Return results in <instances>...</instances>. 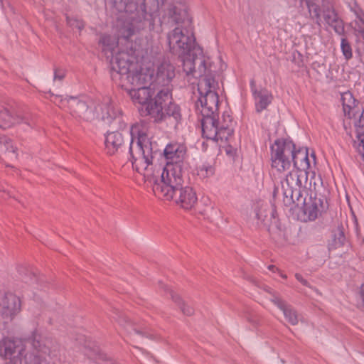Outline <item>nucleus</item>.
I'll return each mask as SVG.
<instances>
[{
  "instance_id": "f257e3e1",
  "label": "nucleus",
  "mask_w": 364,
  "mask_h": 364,
  "mask_svg": "<svg viewBox=\"0 0 364 364\" xmlns=\"http://www.w3.org/2000/svg\"><path fill=\"white\" fill-rule=\"evenodd\" d=\"M116 18L118 38L129 39L146 28H154V14L159 11V0H109Z\"/></svg>"
},
{
  "instance_id": "f03ea898",
  "label": "nucleus",
  "mask_w": 364,
  "mask_h": 364,
  "mask_svg": "<svg viewBox=\"0 0 364 364\" xmlns=\"http://www.w3.org/2000/svg\"><path fill=\"white\" fill-rule=\"evenodd\" d=\"M151 76L146 81L139 82L137 84H129L127 90L130 97L134 103L141 105L139 111L142 116H149L156 123L165 122L176 127L181 120V115L179 107L173 102L164 99L161 96L158 98V91L154 90L151 84L153 70Z\"/></svg>"
},
{
  "instance_id": "7ed1b4c3",
  "label": "nucleus",
  "mask_w": 364,
  "mask_h": 364,
  "mask_svg": "<svg viewBox=\"0 0 364 364\" xmlns=\"http://www.w3.org/2000/svg\"><path fill=\"white\" fill-rule=\"evenodd\" d=\"M204 63L205 60L201 55L195 62L187 60L185 63L187 76L200 78L198 91L200 96L196 102V109L201 116L218 114L219 97L216 92L218 83L215 80V71L213 70L212 64L204 67Z\"/></svg>"
},
{
  "instance_id": "20e7f679",
  "label": "nucleus",
  "mask_w": 364,
  "mask_h": 364,
  "mask_svg": "<svg viewBox=\"0 0 364 364\" xmlns=\"http://www.w3.org/2000/svg\"><path fill=\"white\" fill-rule=\"evenodd\" d=\"M50 100L61 109L68 111L75 119L87 122L100 118L109 124L119 114V111L114 108L109 97H105L97 106L91 100L68 95L64 97L52 94Z\"/></svg>"
},
{
  "instance_id": "39448f33",
  "label": "nucleus",
  "mask_w": 364,
  "mask_h": 364,
  "mask_svg": "<svg viewBox=\"0 0 364 364\" xmlns=\"http://www.w3.org/2000/svg\"><path fill=\"white\" fill-rule=\"evenodd\" d=\"M155 176H153L154 178ZM152 186L156 196L165 200H173L184 209H191L197 203L196 191L191 186H183V174H181L178 167L168 168L167 173L160 181L154 179Z\"/></svg>"
},
{
  "instance_id": "423d86ee",
  "label": "nucleus",
  "mask_w": 364,
  "mask_h": 364,
  "mask_svg": "<svg viewBox=\"0 0 364 364\" xmlns=\"http://www.w3.org/2000/svg\"><path fill=\"white\" fill-rule=\"evenodd\" d=\"M272 168L277 180V174L290 169L291 163L296 170H306L310 166L307 149H296L292 141L278 139L271 145Z\"/></svg>"
},
{
  "instance_id": "0eeeda50",
  "label": "nucleus",
  "mask_w": 364,
  "mask_h": 364,
  "mask_svg": "<svg viewBox=\"0 0 364 364\" xmlns=\"http://www.w3.org/2000/svg\"><path fill=\"white\" fill-rule=\"evenodd\" d=\"M132 140L129 152L133 167L145 177H149V171L152 169L153 159L159 153V145L156 141L138 126H133L131 129Z\"/></svg>"
},
{
  "instance_id": "6e6552de",
  "label": "nucleus",
  "mask_w": 364,
  "mask_h": 364,
  "mask_svg": "<svg viewBox=\"0 0 364 364\" xmlns=\"http://www.w3.org/2000/svg\"><path fill=\"white\" fill-rule=\"evenodd\" d=\"M167 41L170 52L183 59V70L187 75L185 63L187 60L195 62L201 55L205 60L204 67L211 65L208 57L205 56L201 48L196 46L193 32L190 27L176 26L167 34Z\"/></svg>"
},
{
  "instance_id": "1a4fd4ad",
  "label": "nucleus",
  "mask_w": 364,
  "mask_h": 364,
  "mask_svg": "<svg viewBox=\"0 0 364 364\" xmlns=\"http://www.w3.org/2000/svg\"><path fill=\"white\" fill-rule=\"evenodd\" d=\"M109 58H111L112 77L114 80L119 79L122 87L127 88L129 84L144 82L151 76L150 69L144 68V66H139L134 63L127 52L119 51Z\"/></svg>"
},
{
  "instance_id": "9d476101",
  "label": "nucleus",
  "mask_w": 364,
  "mask_h": 364,
  "mask_svg": "<svg viewBox=\"0 0 364 364\" xmlns=\"http://www.w3.org/2000/svg\"><path fill=\"white\" fill-rule=\"evenodd\" d=\"M280 186L283 202L286 206H290L294 201L301 200L303 191L311 188V182L308 181L307 171L295 169L280 181Z\"/></svg>"
},
{
  "instance_id": "9b49d317",
  "label": "nucleus",
  "mask_w": 364,
  "mask_h": 364,
  "mask_svg": "<svg viewBox=\"0 0 364 364\" xmlns=\"http://www.w3.org/2000/svg\"><path fill=\"white\" fill-rule=\"evenodd\" d=\"M203 136L215 141H227L233 133L232 117L224 112L219 118L218 114L202 116L200 119Z\"/></svg>"
},
{
  "instance_id": "f8f14e48",
  "label": "nucleus",
  "mask_w": 364,
  "mask_h": 364,
  "mask_svg": "<svg viewBox=\"0 0 364 364\" xmlns=\"http://www.w3.org/2000/svg\"><path fill=\"white\" fill-rule=\"evenodd\" d=\"M144 68H149L153 70V77H151V84L154 90L158 91V98L161 96L164 99L172 102V89L171 82L175 77V68L166 59H163L157 65L156 71L152 66H144Z\"/></svg>"
},
{
  "instance_id": "ddd939ff",
  "label": "nucleus",
  "mask_w": 364,
  "mask_h": 364,
  "mask_svg": "<svg viewBox=\"0 0 364 364\" xmlns=\"http://www.w3.org/2000/svg\"><path fill=\"white\" fill-rule=\"evenodd\" d=\"M299 1L301 6L304 3L306 4L309 14L311 15L314 14V17L317 20L316 22L318 24H320L319 21H321V16L324 22L328 26L332 28L337 34L340 36L344 34L345 29L343 21L338 16L331 2L323 0L321 8L320 9V6L316 3V0Z\"/></svg>"
},
{
  "instance_id": "4468645a",
  "label": "nucleus",
  "mask_w": 364,
  "mask_h": 364,
  "mask_svg": "<svg viewBox=\"0 0 364 364\" xmlns=\"http://www.w3.org/2000/svg\"><path fill=\"white\" fill-rule=\"evenodd\" d=\"M20 124L30 129L34 128L36 124V115L31 112H11L7 109L0 111V128L5 129Z\"/></svg>"
},
{
  "instance_id": "2eb2a0df",
  "label": "nucleus",
  "mask_w": 364,
  "mask_h": 364,
  "mask_svg": "<svg viewBox=\"0 0 364 364\" xmlns=\"http://www.w3.org/2000/svg\"><path fill=\"white\" fill-rule=\"evenodd\" d=\"M186 153V148L183 144L171 143L168 144L164 150V154L167 160L166 165L163 168L161 178L167 173L168 168L178 167L181 174H183V161Z\"/></svg>"
},
{
  "instance_id": "dca6fc26",
  "label": "nucleus",
  "mask_w": 364,
  "mask_h": 364,
  "mask_svg": "<svg viewBox=\"0 0 364 364\" xmlns=\"http://www.w3.org/2000/svg\"><path fill=\"white\" fill-rule=\"evenodd\" d=\"M166 18L168 23L177 24L178 26H191V18L188 14L187 7L182 3L170 4L164 12L163 21H166Z\"/></svg>"
},
{
  "instance_id": "f3484780",
  "label": "nucleus",
  "mask_w": 364,
  "mask_h": 364,
  "mask_svg": "<svg viewBox=\"0 0 364 364\" xmlns=\"http://www.w3.org/2000/svg\"><path fill=\"white\" fill-rule=\"evenodd\" d=\"M20 307L21 301L18 296L12 293L0 291V319L4 323L11 321Z\"/></svg>"
},
{
  "instance_id": "a211bd4d",
  "label": "nucleus",
  "mask_w": 364,
  "mask_h": 364,
  "mask_svg": "<svg viewBox=\"0 0 364 364\" xmlns=\"http://www.w3.org/2000/svg\"><path fill=\"white\" fill-rule=\"evenodd\" d=\"M113 314L112 318L127 331L131 341H135L134 337L137 335L141 337L152 338L151 333L146 328L132 322L127 315L119 309H113Z\"/></svg>"
},
{
  "instance_id": "6ab92c4d",
  "label": "nucleus",
  "mask_w": 364,
  "mask_h": 364,
  "mask_svg": "<svg viewBox=\"0 0 364 364\" xmlns=\"http://www.w3.org/2000/svg\"><path fill=\"white\" fill-rule=\"evenodd\" d=\"M294 204L297 206L303 205V212L310 221L315 220L319 215L323 212L326 205L323 203V199L310 197L308 202L305 198H301V200L294 201Z\"/></svg>"
},
{
  "instance_id": "aec40b11",
  "label": "nucleus",
  "mask_w": 364,
  "mask_h": 364,
  "mask_svg": "<svg viewBox=\"0 0 364 364\" xmlns=\"http://www.w3.org/2000/svg\"><path fill=\"white\" fill-rule=\"evenodd\" d=\"M355 127L356 139L354 140V146L358 152L364 156V110L360 113L359 109L355 111Z\"/></svg>"
},
{
  "instance_id": "412c9836",
  "label": "nucleus",
  "mask_w": 364,
  "mask_h": 364,
  "mask_svg": "<svg viewBox=\"0 0 364 364\" xmlns=\"http://www.w3.org/2000/svg\"><path fill=\"white\" fill-rule=\"evenodd\" d=\"M251 88L255 102V109L257 113H260L267 109L272 102L273 97L267 90H257L255 87L254 81L251 82Z\"/></svg>"
},
{
  "instance_id": "4be33fe9",
  "label": "nucleus",
  "mask_w": 364,
  "mask_h": 364,
  "mask_svg": "<svg viewBox=\"0 0 364 364\" xmlns=\"http://www.w3.org/2000/svg\"><path fill=\"white\" fill-rule=\"evenodd\" d=\"M124 137L119 132H108L105 136V149L108 154L112 155L124 146Z\"/></svg>"
},
{
  "instance_id": "5701e85b",
  "label": "nucleus",
  "mask_w": 364,
  "mask_h": 364,
  "mask_svg": "<svg viewBox=\"0 0 364 364\" xmlns=\"http://www.w3.org/2000/svg\"><path fill=\"white\" fill-rule=\"evenodd\" d=\"M271 301L275 304L281 311H282L285 318L288 322L293 325H297L299 323V314L297 311L286 301L278 296H273Z\"/></svg>"
},
{
  "instance_id": "b1692460",
  "label": "nucleus",
  "mask_w": 364,
  "mask_h": 364,
  "mask_svg": "<svg viewBox=\"0 0 364 364\" xmlns=\"http://www.w3.org/2000/svg\"><path fill=\"white\" fill-rule=\"evenodd\" d=\"M341 101L345 114L348 115L349 118L355 117V111L358 109L356 106L358 102L353 94L349 91L343 92L341 95Z\"/></svg>"
},
{
  "instance_id": "393cba45",
  "label": "nucleus",
  "mask_w": 364,
  "mask_h": 364,
  "mask_svg": "<svg viewBox=\"0 0 364 364\" xmlns=\"http://www.w3.org/2000/svg\"><path fill=\"white\" fill-rule=\"evenodd\" d=\"M102 46V50L107 55V58L112 56L115 53V48L118 45V40L116 37L110 35H103L100 41Z\"/></svg>"
},
{
  "instance_id": "a878e982",
  "label": "nucleus",
  "mask_w": 364,
  "mask_h": 364,
  "mask_svg": "<svg viewBox=\"0 0 364 364\" xmlns=\"http://www.w3.org/2000/svg\"><path fill=\"white\" fill-rule=\"evenodd\" d=\"M17 271L21 277L22 280L29 284H33L34 283H38L43 281V276L38 277L36 273L24 265L18 266Z\"/></svg>"
},
{
  "instance_id": "bb28decb",
  "label": "nucleus",
  "mask_w": 364,
  "mask_h": 364,
  "mask_svg": "<svg viewBox=\"0 0 364 364\" xmlns=\"http://www.w3.org/2000/svg\"><path fill=\"white\" fill-rule=\"evenodd\" d=\"M347 241L348 237L344 227L342 225H338L333 232L332 246L336 249L343 246Z\"/></svg>"
},
{
  "instance_id": "cd10ccee",
  "label": "nucleus",
  "mask_w": 364,
  "mask_h": 364,
  "mask_svg": "<svg viewBox=\"0 0 364 364\" xmlns=\"http://www.w3.org/2000/svg\"><path fill=\"white\" fill-rule=\"evenodd\" d=\"M170 294L172 300L180 307L182 313L186 316H191L194 310L193 309L185 304L181 296L172 290L170 291Z\"/></svg>"
},
{
  "instance_id": "c85d7f7f",
  "label": "nucleus",
  "mask_w": 364,
  "mask_h": 364,
  "mask_svg": "<svg viewBox=\"0 0 364 364\" xmlns=\"http://www.w3.org/2000/svg\"><path fill=\"white\" fill-rule=\"evenodd\" d=\"M16 148L14 146L10 138L6 136H1L0 138V153L11 152L15 154Z\"/></svg>"
},
{
  "instance_id": "c756f323",
  "label": "nucleus",
  "mask_w": 364,
  "mask_h": 364,
  "mask_svg": "<svg viewBox=\"0 0 364 364\" xmlns=\"http://www.w3.org/2000/svg\"><path fill=\"white\" fill-rule=\"evenodd\" d=\"M88 356L95 360V363L97 364H117L106 354L102 352L94 351L93 355H89Z\"/></svg>"
},
{
  "instance_id": "7c9ffc66",
  "label": "nucleus",
  "mask_w": 364,
  "mask_h": 364,
  "mask_svg": "<svg viewBox=\"0 0 364 364\" xmlns=\"http://www.w3.org/2000/svg\"><path fill=\"white\" fill-rule=\"evenodd\" d=\"M215 173V168L210 165H202L198 169V175L200 178H208Z\"/></svg>"
},
{
  "instance_id": "2f4dec72",
  "label": "nucleus",
  "mask_w": 364,
  "mask_h": 364,
  "mask_svg": "<svg viewBox=\"0 0 364 364\" xmlns=\"http://www.w3.org/2000/svg\"><path fill=\"white\" fill-rule=\"evenodd\" d=\"M242 316L252 326H257L259 323V316L252 309H246L242 313Z\"/></svg>"
},
{
  "instance_id": "473e14b6",
  "label": "nucleus",
  "mask_w": 364,
  "mask_h": 364,
  "mask_svg": "<svg viewBox=\"0 0 364 364\" xmlns=\"http://www.w3.org/2000/svg\"><path fill=\"white\" fill-rule=\"evenodd\" d=\"M353 28L358 38H363L364 41V18L360 16H357L356 19L353 22Z\"/></svg>"
},
{
  "instance_id": "72a5a7b5",
  "label": "nucleus",
  "mask_w": 364,
  "mask_h": 364,
  "mask_svg": "<svg viewBox=\"0 0 364 364\" xmlns=\"http://www.w3.org/2000/svg\"><path fill=\"white\" fill-rule=\"evenodd\" d=\"M272 214V210H270L268 205H262L256 212V217L258 220L264 222L267 219L269 215Z\"/></svg>"
},
{
  "instance_id": "f704fd0d",
  "label": "nucleus",
  "mask_w": 364,
  "mask_h": 364,
  "mask_svg": "<svg viewBox=\"0 0 364 364\" xmlns=\"http://www.w3.org/2000/svg\"><path fill=\"white\" fill-rule=\"evenodd\" d=\"M341 48L346 60H349L353 57L351 46L346 38L341 39Z\"/></svg>"
},
{
  "instance_id": "c9c22d12",
  "label": "nucleus",
  "mask_w": 364,
  "mask_h": 364,
  "mask_svg": "<svg viewBox=\"0 0 364 364\" xmlns=\"http://www.w3.org/2000/svg\"><path fill=\"white\" fill-rule=\"evenodd\" d=\"M66 21L68 26L73 28H77L79 31H81L84 28V23L79 19L67 16Z\"/></svg>"
},
{
  "instance_id": "e433bc0d",
  "label": "nucleus",
  "mask_w": 364,
  "mask_h": 364,
  "mask_svg": "<svg viewBox=\"0 0 364 364\" xmlns=\"http://www.w3.org/2000/svg\"><path fill=\"white\" fill-rule=\"evenodd\" d=\"M65 75V72L63 69L61 68H55L54 69V76H53V80H59L62 81Z\"/></svg>"
},
{
  "instance_id": "4c0bfd02",
  "label": "nucleus",
  "mask_w": 364,
  "mask_h": 364,
  "mask_svg": "<svg viewBox=\"0 0 364 364\" xmlns=\"http://www.w3.org/2000/svg\"><path fill=\"white\" fill-rule=\"evenodd\" d=\"M295 277L296 279L299 282H301L303 285L304 286H309V282H307V280H306L305 279L303 278V277L300 274H298L296 273L295 274Z\"/></svg>"
},
{
  "instance_id": "58836bf2",
  "label": "nucleus",
  "mask_w": 364,
  "mask_h": 364,
  "mask_svg": "<svg viewBox=\"0 0 364 364\" xmlns=\"http://www.w3.org/2000/svg\"><path fill=\"white\" fill-rule=\"evenodd\" d=\"M279 188L278 186H275L274 192H273V196L275 198L279 193Z\"/></svg>"
},
{
  "instance_id": "ea45409f",
  "label": "nucleus",
  "mask_w": 364,
  "mask_h": 364,
  "mask_svg": "<svg viewBox=\"0 0 364 364\" xmlns=\"http://www.w3.org/2000/svg\"><path fill=\"white\" fill-rule=\"evenodd\" d=\"M268 269L269 270H271V271H273V272H274V270H278L277 268L275 266H274V265H269L268 267Z\"/></svg>"
},
{
  "instance_id": "a19ab883",
  "label": "nucleus",
  "mask_w": 364,
  "mask_h": 364,
  "mask_svg": "<svg viewBox=\"0 0 364 364\" xmlns=\"http://www.w3.org/2000/svg\"><path fill=\"white\" fill-rule=\"evenodd\" d=\"M0 191H6L5 189L4 188V187L2 186H0Z\"/></svg>"
},
{
  "instance_id": "79ce46f5",
  "label": "nucleus",
  "mask_w": 364,
  "mask_h": 364,
  "mask_svg": "<svg viewBox=\"0 0 364 364\" xmlns=\"http://www.w3.org/2000/svg\"><path fill=\"white\" fill-rule=\"evenodd\" d=\"M314 188L316 189V182L314 181Z\"/></svg>"
},
{
  "instance_id": "37998d69",
  "label": "nucleus",
  "mask_w": 364,
  "mask_h": 364,
  "mask_svg": "<svg viewBox=\"0 0 364 364\" xmlns=\"http://www.w3.org/2000/svg\"><path fill=\"white\" fill-rule=\"evenodd\" d=\"M313 179H315V176H313V178H311V180H313ZM310 181L312 183L311 181Z\"/></svg>"
},
{
  "instance_id": "c03bdc74",
  "label": "nucleus",
  "mask_w": 364,
  "mask_h": 364,
  "mask_svg": "<svg viewBox=\"0 0 364 364\" xmlns=\"http://www.w3.org/2000/svg\"><path fill=\"white\" fill-rule=\"evenodd\" d=\"M313 179H315V176H313V178H311V180H313ZM310 181L312 183L311 181Z\"/></svg>"
},
{
  "instance_id": "a18cd8bd",
  "label": "nucleus",
  "mask_w": 364,
  "mask_h": 364,
  "mask_svg": "<svg viewBox=\"0 0 364 364\" xmlns=\"http://www.w3.org/2000/svg\"><path fill=\"white\" fill-rule=\"evenodd\" d=\"M282 277L283 278H287V276H286V275H283V274H282Z\"/></svg>"
}]
</instances>
